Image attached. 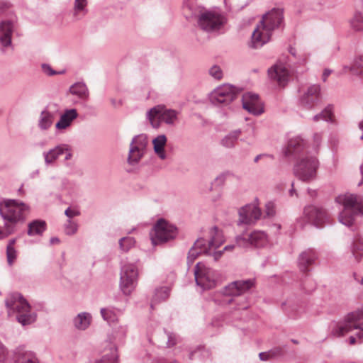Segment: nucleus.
<instances>
[{
	"instance_id": "obj_14",
	"label": "nucleus",
	"mask_w": 363,
	"mask_h": 363,
	"mask_svg": "<svg viewBox=\"0 0 363 363\" xmlns=\"http://www.w3.org/2000/svg\"><path fill=\"white\" fill-rule=\"evenodd\" d=\"M138 272L135 264L128 263L121 267L120 287L125 295L132 293L136 286Z\"/></svg>"
},
{
	"instance_id": "obj_26",
	"label": "nucleus",
	"mask_w": 363,
	"mask_h": 363,
	"mask_svg": "<svg viewBox=\"0 0 363 363\" xmlns=\"http://www.w3.org/2000/svg\"><path fill=\"white\" fill-rule=\"evenodd\" d=\"M13 30V21L4 20L0 23V45L8 47L11 44V35Z\"/></svg>"
},
{
	"instance_id": "obj_62",
	"label": "nucleus",
	"mask_w": 363,
	"mask_h": 363,
	"mask_svg": "<svg viewBox=\"0 0 363 363\" xmlns=\"http://www.w3.org/2000/svg\"><path fill=\"white\" fill-rule=\"evenodd\" d=\"M308 193L311 197H315L316 196L315 190H312L311 189H308Z\"/></svg>"
},
{
	"instance_id": "obj_53",
	"label": "nucleus",
	"mask_w": 363,
	"mask_h": 363,
	"mask_svg": "<svg viewBox=\"0 0 363 363\" xmlns=\"http://www.w3.org/2000/svg\"><path fill=\"white\" fill-rule=\"evenodd\" d=\"M86 6V0H75L74 9L75 11H83Z\"/></svg>"
},
{
	"instance_id": "obj_10",
	"label": "nucleus",
	"mask_w": 363,
	"mask_h": 363,
	"mask_svg": "<svg viewBox=\"0 0 363 363\" xmlns=\"http://www.w3.org/2000/svg\"><path fill=\"white\" fill-rule=\"evenodd\" d=\"M226 23L227 18L225 16L215 11L204 9L202 12H199L197 17L199 27L208 33L220 30Z\"/></svg>"
},
{
	"instance_id": "obj_21",
	"label": "nucleus",
	"mask_w": 363,
	"mask_h": 363,
	"mask_svg": "<svg viewBox=\"0 0 363 363\" xmlns=\"http://www.w3.org/2000/svg\"><path fill=\"white\" fill-rule=\"evenodd\" d=\"M242 108L250 113L259 116L264 112V106L259 95L250 92L242 95Z\"/></svg>"
},
{
	"instance_id": "obj_28",
	"label": "nucleus",
	"mask_w": 363,
	"mask_h": 363,
	"mask_svg": "<svg viewBox=\"0 0 363 363\" xmlns=\"http://www.w3.org/2000/svg\"><path fill=\"white\" fill-rule=\"evenodd\" d=\"M67 150H69L68 145L65 144H61L55 146L54 148H52L48 151L43 152V155L45 164L47 166L53 164L55 161Z\"/></svg>"
},
{
	"instance_id": "obj_35",
	"label": "nucleus",
	"mask_w": 363,
	"mask_h": 363,
	"mask_svg": "<svg viewBox=\"0 0 363 363\" xmlns=\"http://www.w3.org/2000/svg\"><path fill=\"white\" fill-rule=\"evenodd\" d=\"M91 315L86 312L79 313L74 319L73 323L78 330H85L90 325Z\"/></svg>"
},
{
	"instance_id": "obj_57",
	"label": "nucleus",
	"mask_w": 363,
	"mask_h": 363,
	"mask_svg": "<svg viewBox=\"0 0 363 363\" xmlns=\"http://www.w3.org/2000/svg\"><path fill=\"white\" fill-rule=\"evenodd\" d=\"M216 249H212L211 254L210 255H213L214 260L216 261L222 256L223 251H216Z\"/></svg>"
},
{
	"instance_id": "obj_63",
	"label": "nucleus",
	"mask_w": 363,
	"mask_h": 363,
	"mask_svg": "<svg viewBox=\"0 0 363 363\" xmlns=\"http://www.w3.org/2000/svg\"><path fill=\"white\" fill-rule=\"evenodd\" d=\"M235 245H226V246L223 248V251H225V250H233V249L235 247Z\"/></svg>"
},
{
	"instance_id": "obj_15",
	"label": "nucleus",
	"mask_w": 363,
	"mask_h": 363,
	"mask_svg": "<svg viewBox=\"0 0 363 363\" xmlns=\"http://www.w3.org/2000/svg\"><path fill=\"white\" fill-rule=\"evenodd\" d=\"M196 283L203 290L211 289L216 286L217 273L211 268L206 267L201 262H198L194 268Z\"/></svg>"
},
{
	"instance_id": "obj_59",
	"label": "nucleus",
	"mask_w": 363,
	"mask_h": 363,
	"mask_svg": "<svg viewBox=\"0 0 363 363\" xmlns=\"http://www.w3.org/2000/svg\"><path fill=\"white\" fill-rule=\"evenodd\" d=\"M332 70L329 69H325L323 73V81L325 82L328 77L331 74Z\"/></svg>"
},
{
	"instance_id": "obj_58",
	"label": "nucleus",
	"mask_w": 363,
	"mask_h": 363,
	"mask_svg": "<svg viewBox=\"0 0 363 363\" xmlns=\"http://www.w3.org/2000/svg\"><path fill=\"white\" fill-rule=\"evenodd\" d=\"M264 157H270L271 159H274L273 155L267 154H259L255 157L254 162L257 163L260 159Z\"/></svg>"
},
{
	"instance_id": "obj_45",
	"label": "nucleus",
	"mask_w": 363,
	"mask_h": 363,
	"mask_svg": "<svg viewBox=\"0 0 363 363\" xmlns=\"http://www.w3.org/2000/svg\"><path fill=\"white\" fill-rule=\"evenodd\" d=\"M118 355L116 350H111L110 353L104 355L101 359L96 363H118Z\"/></svg>"
},
{
	"instance_id": "obj_5",
	"label": "nucleus",
	"mask_w": 363,
	"mask_h": 363,
	"mask_svg": "<svg viewBox=\"0 0 363 363\" xmlns=\"http://www.w3.org/2000/svg\"><path fill=\"white\" fill-rule=\"evenodd\" d=\"M224 242L222 232L217 226L210 228L208 239L198 238L189 251L187 264H192L201 254L211 255L212 249H218Z\"/></svg>"
},
{
	"instance_id": "obj_39",
	"label": "nucleus",
	"mask_w": 363,
	"mask_h": 363,
	"mask_svg": "<svg viewBox=\"0 0 363 363\" xmlns=\"http://www.w3.org/2000/svg\"><path fill=\"white\" fill-rule=\"evenodd\" d=\"M240 133V130H235L230 132L228 135L222 139L221 145L227 148L233 147Z\"/></svg>"
},
{
	"instance_id": "obj_36",
	"label": "nucleus",
	"mask_w": 363,
	"mask_h": 363,
	"mask_svg": "<svg viewBox=\"0 0 363 363\" xmlns=\"http://www.w3.org/2000/svg\"><path fill=\"white\" fill-rule=\"evenodd\" d=\"M69 92L82 99H87L89 97V90L84 82H77L72 84L69 87Z\"/></svg>"
},
{
	"instance_id": "obj_43",
	"label": "nucleus",
	"mask_w": 363,
	"mask_h": 363,
	"mask_svg": "<svg viewBox=\"0 0 363 363\" xmlns=\"http://www.w3.org/2000/svg\"><path fill=\"white\" fill-rule=\"evenodd\" d=\"M350 25L356 31L363 30V16L361 12H355L353 18L350 20Z\"/></svg>"
},
{
	"instance_id": "obj_60",
	"label": "nucleus",
	"mask_w": 363,
	"mask_h": 363,
	"mask_svg": "<svg viewBox=\"0 0 363 363\" xmlns=\"http://www.w3.org/2000/svg\"><path fill=\"white\" fill-rule=\"evenodd\" d=\"M289 195L291 196H293L294 195L297 196V193L296 191V189H294V182L291 183V189L289 190Z\"/></svg>"
},
{
	"instance_id": "obj_37",
	"label": "nucleus",
	"mask_w": 363,
	"mask_h": 363,
	"mask_svg": "<svg viewBox=\"0 0 363 363\" xmlns=\"http://www.w3.org/2000/svg\"><path fill=\"white\" fill-rule=\"evenodd\" d=\"M52 121L53 114L45 109L40 113L38 121V127L42 130H46L52 125Z\"/></svg>"
},
{
	"instance_id": "obj_16",
	"label": "nucleus",
	"mask_w": 363,
	"mask_h": 363,
	"mask_svg": "<svg viewBox=\"0 0 363 363\" xmlns=\"http://www.w3.org/2000/svg\"><path fill=\"white\" fill-rule=\"evenodd\" d=\"M147 143V139L145 135H138L132 139L127 158L129 165L136 166L138 164L146 152Z\"/></svg>"
},
{
	"instance_id": "obj_64",
	"label": "nucleus",
	"mask_w": 363,
	"mask_h": 363,
	"mask_svg": "<svg viewBox=\"0 0 363 363\" xmlns=\"http://www.w3.org/2000/svg\"><path fill=\"white\" fill-rule=\"evenodd\" d=\"M15 242H16V239L10 240L7 245V247H14Z\"/></svg>"
},
{
	"instance_id": "obj_54",
	"label": "nucleus",
	"mask_w": 363,
	"mask_h": 363,
	"mask_svg": "<svg viewBox=\"0 0 363 363\" xmlns=\"http://www.w3.org/2000/svg\"><path fill=\"white\" fill-rule=\"evenodd\" d=\"M65 214L66 216H67L69 218V219L74 217V216H79L80 214V212L79 211H77V210H73V209H71L69 207L67 208L65 211Z\"/></svg>"
},
{
	"instance_id": "obj_50",
	"label": "nucleus",
	"mask_w": 363,
	"mask_h": 363,
	"mask_svg": "<svg viewBox=\"0 0 363 363\" xmlns=\"http://www.w3.org/2000/svg\"><path fill=\"white\" fill-rule=\"evenodd\" d=\"M7 261L9 265H11L16 258V251L14 247H6Z\"/></svg>"
},
{
	"instance_id": "obj_9",
	"label": "nucleus",
	"mask_w": 363,
	"mask_h": 363,
	"mask_svg": "<svg viewBox=\"0 0 363 363\" xmlns=\"http://www.w3.org/2000/svg\"><path fill=\"white\" fill-rule=\"evenodd\" d=\"M318 167L319 162L316 157L306 155L298 159L294 166V174L302 182H309L315 179Z\"/></svg>"
},
{
	"instance_id": "obj_11",
	"label": "nucleus",
	"mask_w": 363,
	"mask_h": 363,
	"mask_svg": "<svg viewBox=\"0 0 363 363\" xmlns=\"http://www.w3.org/2000/svg\"><path fill=\"white\" fill-rule=\"evenodd\" d=\"M178 233L177 228L163 218L159 219L150 233L153 245H161L174 240Z\"/></svg>"
},
{
	"instance_id": "obj_42",
	"label": "nucleus",
	"mask_w": 363,
	"mask_h": 363,
	"mask_svg": "<svg viewBox=\"0 0 363 363\" xmlns=\"http://www.w3.org/2000/svg\"><path fill=\"white\" fill-rule=\"evenodd\" d=\"M333 107L330 105H328L325 107L320 113L316 114L313 116V120L314 121H318L320 120H323L325 121H332L333 118Z\"/></svg>"
},
{
	"instance_id": "obj_22",
	"label": "nucleus",
	"mask_w": 363,
	"mask_h": 363,
	"mask_svg": "<svg viewBox=\"0 0 363 363\" xmlns=\"http://www.w3.org/2000/svg\"><path fill=\"white\" fill-rule=\"evenodd\" d=\"M262 213L259 208L254 204H247L239 211L238 225L252 224L259 220Z\"/></svg>"
},
{
	"instance_id": "obj_17",
	"label": "nucleus",
	"mask_w": 363,
	"mask_h": 363,
	"mask_svg": "<svg viewBox=\"0 0 363 363\" xmlns=\"http://www.w3.org/2000/svg\"><path fill=\"white\" fill-rule=\"evenodd\" d=\"M236 244L240 247L254 246L262 247L268 242L267 235L264 231L255 230L250 234H243L236 237Z\"/></svg>"
},
{
	"instance_id": "obj_56",
	"label": "nucleus",
	"mask_w": 363,
	"mask_h": 363,
	"mask_svg": "<svg viewBox=\"0 0 363 363\" xmlns=\"http://www.w3.org/2000/svg\"><path fill=\"white\" fill-rule=\"evenodd\" d=\"M321 140H322V135H321V134L318 133H315L313 135V142H314V144L318 147L320 144Z\"/></svg>"
},
{
	"instance_id": "obj_8",
	"label": "nucleus",
	"mask_w": 363,
	"mask_h": 363,
	"mask_svg": "<svg viewBox=\"0 0 363 363\" xmlns=\"http://www.w3.org/2000/svg\"><path fill=\"white\" fill-rule=\"evenodd\" d=\"M242 91V88L224 84L211 93L210 101L216 106H228L238 99Z\"/></svg>"
},
{
	"instance_id": "obj_33",
	"label": "nucleus",
	"mask_w": 363,
	"mask_h": 363,
	"mask_svg": "<svg viewBox=\"0 0 363 363\" xmlns=\"http://www.w3.org/2000/svg\"><path fill=\"white\" fill-rule=\"evenodd\" d=\"M170 295V288L168 286H160L156 288L154 294L152 296L150 308L154 309V306L157 304H159L163 301L167 300Z\"/></svg>"
},
{
	"instance_id": "obj_31",
	"label": "nucleus",
	"mask_w": 363,
	"mask_h": 363,
	"mask_svg": "<svg viewBox=\"0 0 363 363\" xmlns=\"http://www.w3.org/2000/svg\"><path fill=\"white\" fill-rule=\"evenodd\" d=\"M47 229V223L45 220L35 219L28 224L27 234L28 236H42Z\"/></svg>"
},
{
	"instance_id": "obj_12",
	"label": "nucleus",
	"mask_w": 363,
	"mask_h": 363,
	"mask_svg": "<svg viewBox=\"0 0 363 363\" xmlns=\"http://www.w3.org/2000/svg\"><path fill=\"white\" fill-rule=\"evenodd\" d=\"M179 112L173 109H167L164 106H157L147 113V118L154 128H158L161 121L173 125L177 119Z\"/></svg>"
},
{
	"instance_id": "obj_19",
	"label": "nucleus",
	"mask_w": 363,
	"mask_h": 363,
	"mask_svg": "<svg viewBox=\"0 0 363 363\" xmlns=\"http://www.w3.org/2000/svg\"><path fill=\"white\" fill-rule=\"evenodd\" d=\"M320 99V86L313 84L308 87L299 97V105L307 110L312 109Z\"/></svg>"
},
{
	"instance_id": "obj_51",
	"label": "nucleus",
	"mask_w": 363,
	"mask_h": 363,
	"mask_svg": "<svg viewBox=\"0 0 363 363\" xmlns=\"http://www.w3.org/2000/svg\"><path fill=\"white\" fill-rule=\"evenodd\" d=\"M275 204L273 201H268L265 204V216L272 217L275 215Z\"/></svg>"
},
{
	"instance_id": "obj_40",
	"label": "nucleus",
	"mask_w": 363,
	"mask_h": 363,
	"mask_svg": "<svg viewBox=\"0 0 363 363\" xmlns=\"http://www.w3.org/2000/svg\"><path fill=\"white\" fill-rule=\"evenodd\" d=\"M352 252L358 262L363 256V238L359 237V235H357L354 238L352 246Z\"/></svg>"
},
{
	"instance_id": "obj_20",
	"label": "nucleus",
	"mask_w": 363,
	"mask_h": 363,
	"mask_svg": "<svg viewBox=\"0 0 363 363\" xmlns=\"http://www.w3.org/2000/svg\"><path fill=\"white\" fill-rule=\"evenodd\" d=\"M303 213L308 220L318 228L322 227L325 223H329V214L322 208L310 205L305 207Z\"/></svg>"
},
{
	"instance_id": "obj_24",
	"label": "nucleus",
	"mask_w": 363,
	"mask_h": 363,
	"mask_svg": "<svg viewBox=\"0 0 363 363\" xmlns=\"http://www.w3.org/2000/svg\"><path fill=\"white\" fill-rule=\"evenodd\" d=\"M269 77L280 87H285L289 80V72L284 65L278 63L268 69Z\"/></svg>"
},
{
	"instance_id": "obj_34",
	"label": "nucleus",
	"mask_w": 363,
	"mask_h": 363,
	"mask_svg": "<svg viewBox=\"0 0 363 363\" xmlns=\"http://www.w3.org/2000/svg\"><path fill=\"white\" fill-rule=\"evenodd\" d=\"M166 143L167 137L164 134L159 135L152 140L154 151L161 160H165L167 157L164 151Z\"/></svg>"
},
{
	"instance_id": "obj_27",
	"label": "nucleus",
	"mask_w": 363,
	"mask_h": 363,
	"mask_svg": "<svg viewBox=\"0 0 363 363\" xmlns=\"http://www.w3.org/2000/svg\"><path fill=\"white\" fill-rule=\"evenodd\" d=\"M177 340L176 334L165 330L154 337L155 344L160 347H171L177 344Z\"/></svg>"
},
{
	"instance_id": "obj_13",
	"label": "nucleus",
	"mask_w": 363,
	"mask_h": 363,
	"mask_svg": "<svg viewBox=\"0 0 363 363\" xmlns=\"http://www.w3.org/2000/svg\"><path fill=\"white\" fill-rule=\"evenodd\" d=\"M138 272L135 264L128 263L121 267L120 287L125 295L132 293L136 286Z\"/></svg>"
},
{
	"instance_id": "obj_46",
	"label": "nucleus",
	"mask_w": 363,
	"mask_h": 363,
	"mask_svg": "<svg viewBox=\"0 0 363 363\" xmlns=\"http://www.w3.org/2000/svg\"><path fill=\"white\" fill-rule=\"evenodd\" d=\"M286 346H277L269 350V354L272 359H277L281 357L285 354Z\"/></svg>"
},
{
	"instance_id": "obj_38",
	"label": "nucleus",
	"mask_w": 363,
	"mask_h": 363,
	"mask_svg": "<svg viewBox=\"0 0 363 363\" xmlns=\"http://www.w3.org/2000/svg\"><path fill=\"white\" fill-rule=\"evenodd\" d=\"M183 7L184 11L188 10L190 12L189 17H198L199 12L204 10V9L199 6L197 0H184Z\"/></svg>"
},
{
	"instance_id": "obj_3",
	"label": "nucleus",
	"mask_w": 363,
	"mask_h": 363,
	"mask_svg": "<svg viewBox=\"0 0 363 363\" xmlns=\"http://www.w3.org/2000/svg\"><path fill=\"white\" fill-rule=\"evenodd\" d=\"M5 306L8 315H15L16 320L23 326L35 322L37 314L31 311L29 303L18 292L11 293L5 298Z\"/></svg>"
},
{
	"instance_id": "obj_25",
	"label": "nucleus",
	"mask_w": 363,
	"mask_h": 363,
	"mask_svg": "<svg viewBox=\"0 0 363 363\" xmlns=\"http://www.w3.org/2000/svg\"><path fill=\"white\" fill-rule=\"evenodd\" d=\"M272 33L267 28H264L262 25L257 26L252 35L251 47L259 48L269 41Z\"/></svg>"
},
{
	"instance_id": "obj_47",
	"label": "nucleus",
	"mask_w": 363,
	"mask_h": 363,
	"mask_svg": "<svg viewBox=\"0 0 363 363\" xmlns=\"http://www.w3.org/2000/svg\"><path fill=\"white\" fill-rule=\"evenodd\" d=\"M209 74L216 80H220L223 77L222 69L218 65L212 66L208 70Z\"/></svg>"
},
{
	"instance_id": "obj_6",
	"label": "nucleus",
	"mask_w": 363,
	"mask_h": 363,
	"mask_svg": "<svg viewBox=\"0 0 363 363\" xmlns=\"http://www.w3.org/2000/svg\"><path fill=\"white\" fill-rule=\"evenodd\" d=\"M331 335L336 337L344 336L352 330H358L356 336L363 342V308L348 313L343 320L333 322L330 325Z\"/></svg>"
},
{
	"instance_id": "obj_32",
	"label": "nucleus",
	"mask_w": 363,
	"mask_h": 363,
	"mask_svg": "<svg viewBox=\"0 0 363 363\" xmlns=\"http://www.w3.org/2000/svg\"><path fill=\"white\" fill-rule=\"evenodd\" d=\"M123 311V308H120L114 306H108L102 308L100 311L103 319L108 323H114L118 320V317Z\"/></svg>"
},
{
	"instance_id": "obj_7",
	"label": "nucleus",
	"mask_w": 363,
	"mask_h": 363,
	"mask_svg": "<svg viewBox=\"0 0 363 363\" xmlns=\"http://www.w3.org/2000/svg\"><path fill=\"white\" fill-rule=\"evenodd\" d=\"M317 257V253L313 250L308 249L301 252L298 259V267L304 273L301 279V286L306 293H311L316 288V282L306 272L309 271L308 267L314 264Z\"/></svg>"
},
{
	"instance_id": "obj_48",
	"label": "nucleus",
	"mask_w": 363,
	"mask_h": 363,
	"mask_svg": "<svg viewBox=\"0 0 363 363\" xmlns=\"http://www.w3.org/2000/svg\"><path fill=\"white\" fill-rule=\"evenodd\" d=\"M77 225L73 223L70 219L67 220L65 224V233L69 235H74L77 231Z\"/></svg>"
},
{
	"instance_id": "obj_61",
	"label": "nucleus",
	"mask_w": 363,
	"mask_h": 363,
	"mask_svg": "<svg viewBox=\"0 0 363 363\" xmlns=\"http://www.w3.org/2000/svg\"><path fill=\"white\" fill-rule=\"evenodd\" d=\"M50 243L51 244H55V243H59L60 242V239L57 237H52L50 238Z\"/></svg>"
},
{
	"instance_id": "obj_55",
	"label": "nucleus",
	"mask_w": 363,
	"mask_h": 363,
	"mask_svg": "<svg viewBox=\"0 0 363 363\" xmlns=\"http://www.w3.org/2000/svg\"><path fill=\"white\" fill-rule=\"evenodd\" d=\"M259 357L262 361H268L272 359V357L269 354V350L267 352H262L259 354Z\"/></svg>"
},
{
	"instance_id": "obj_2",
	"label": "nucleus",
	"mask_w": 363,
	"mask_h": 363,
	"mask_svg": "<svg viewBox=\"0 0 363 363\" xmlns=\"http://www.w3.org/2000/svg\"><path fill=\"white\" fill-rule=\"evenodd\" d=\"M29 213L28 206L15 200H8L0 203V215L4 220V228L0 227V239L13 233L19 222H23Z\"/></svg>"
},
{
	"instance_id": "obj_1",
	"label": "nucleus",
	"mask_w": 363,
	"mask_h": 363,
	"mask_svg": "<svg viewBox=\"0 0 363 363\" xmlns=\"http://www.w3.org/2000/svg\"><path fill=\"white\" fill-rule=\"evenodd\" d=\"M337 203L343 206L338 219L343 225L353 228L352 230H359L358 222L363 223V197L347 194L336 197Z\"/></svg>"
},
{
	"instance_id": "obj_44",
	"label": "nucleus",
	"mask_w": 363,
	"mask_h": 363,
	"mask_svg": "<svg viewBox=\"0 0 363 363\" xmlns=\"http://www.w3.org/2000/svg\"><path fill=\"white\" fill-rule=\"evenodd\" d=\"M135 244V239L132 237H124L119 240L120 249L123 252H128Z\"/></svg>"
},
{
	"instance_id": "obj_23",
	"label": "nucleus",
	"mask_w": 363,
	"mask_h": 363,
	"mask_svg": "<svg viewBox=\"0 0 363 363\" xmlns=\"http://www.w3.org/2000/svg\"><path fill=\"white\" fill-rule=\"evenodd\" d=\"M306 142L300 136L294 137L288 142L287 147L285 150V155L294 159H299L305 155Z\"/></svg>"
},
{
	"instance_id": "obj_29",
	"label": "nucleus",
	"mask_w": 363,
	"mask_h": 363,
	"mask_svg": "<svg viewBox=\"0 0 363 363\" xmlns=\"http://www.w3.org/2000/svg\"><path fill=\"white\" fill-rule=\"evenodd\" d=\"M14 359L16 363H39L35 354L31 351L26 350L24 347L16 349Z\"/></svg>"
},
{
	"instance_id": "obj_52",
	"label": "nucleus",
	"mask_w": 363,
	"mask_h": 363,
	"mask_svg": "<svg viewBox=\"0 0 363 363\" xmlns=\"http://www.w3.org/2000/svg\"><path fill=\"white\" fill-rule=\"evenodd\" d=\"M42 71L48 76H52L56 74L57 72L55 71L50 65L43 63L41 65Z\"/></svg>"
},
{
	"instance_id": "obj_41",
	"label": "nucleus",
	"mask_w": 363,
	"mask_h": 363,
	"mask_svg": "<svg viewBox=\"0 0 363 363\" xmlns=\"http://www.w3.org/2000/svg\"><path fill=\"white\" fill-rule=\"evenodd\" d=\"M345 69H349L353 74L363 76V55L357 57L351 67L345 66Z\"/></svg>"
},
{
	"instance_id": "obj_18",
	"label": "nucleus",
	"mask_w": 363,
	"mask_h": 363,
	"mask_svg": "<svg viewBox=\"0 0 363 363\" xmlns=\"http://www.w3.org/2000/svg\"><path fill=\"white\" fill-rule=\"evenodd\" d=\"M260 24L271 33L284 24V9L274 8L263 16Z\"/></svg>"
},
{
	"instance_id": "obj_4",
	"label": "nucleus",
	"mask_w": 363,
	"mask_h": 363,
	"mask_svg": "<svg viewBox=\"0 0 363 363\" xmlns=\"http://www.w3.org/2000/svg\"><path fill=\"white\" fill-rule=\"evenodd\" d=\"M255 286V279L237 280L230 283L220 291L223 296V302L234 303L238 310H246L250 304L245 293Z\"/></svg>"
},
{
	"instance_id": "obj_30",
	"label": "nucleus",
	"mask_w": 363,
	"mask_h": 363,
	"mask_svg": "<svg viewBox=\"0 0 363 363\" xmlns=\"http://www.w3.org/2000/svg\"><path fill=\"white\" fill-rule=\"evenodd\" d=\"M78 117L77 109H66L63 114L61 115L60 120L55 124V127L58 130H62L68 128L72 122Z\"/></svg>"
},
{
	"instance_id": "obj_49",
	"label": "nucleus",
	"mask_w": 363,
	"mask_h": 363,
	"mask_svg": "<svg viewBox=\"0 0 363 363\" xmlns=\"http://www.w3.org/2000/svg\"><path fill=\"white\" fill-rule=\"evenodd\" d=\"M232 175L233 173L229 171L224 172L220 174L218 177H216V178L214 180V182L216 185L221 186L225 183L227 177Z\"/></svg>"
}]
</instances>
